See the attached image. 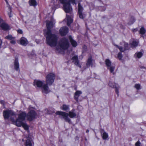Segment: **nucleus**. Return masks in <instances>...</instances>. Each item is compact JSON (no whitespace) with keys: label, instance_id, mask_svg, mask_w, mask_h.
<instances>
[{"label":"nucleus","instance_id":"f257e3e1","mask_svg":"<svg viewBox=\"0 0 146 146\" xmlns=\"http://www.w3.org/2000/svg\"><path fill=\"white\" fill-rule=\"evenodd\" d=\"M54 22L52 21H46V27L47 31L45 35L46 43L51 47L56 46L57 44L58 37L56 35L52 34L51 29L54 27Z\"/></svg>","mask_w":146,"mask_h":146},{"label":"nucleus","instance_id":"f03ea898","mask_svg":"<svg viewBox=\"0 0 146 146\" xmlns=\"http://www.w3.org/2000/svg\"><path fill=\"white\" fill-rule=\"evenodd\" d=\"M54 4L56 8L60 7V3L63 4V9L67 13H73L72 8L70 5L71 2L72 4H76L75 0H54Z\"/></svg>","mask_w":146,"mask_h":146},{"label":"nucleus","instance_id":"7ed1b4c3","mask_svg":"<svg viewBox=\"0 0 146 146\" xmlns=\"http://www.w3.org/2000/svg\"><path fill=\"white\" fill-rule=\"evenodd\" d=\"M26 113L24 112H22L18 115V118L15 120V119L11 118L12 122L18 127L22 126L25 130H27L29 127L26 123L23 121L25 119Z\"/></svg>","mask_w":146,"mask_h":146},{"label":"nucleus","instance_id":"20e7f679","mask_svg":"<svg viewBox=\"0 0 146 146\" xmlns=\"http://www.w3.org/2000/svg\"><path fill=\"white\" fill-rule=\"evenodd\" d=\"M74 110L73 109L71 111H70L68 113L63 111H57L55 114L56 115H59V117L61 119H64L65 121L70 124L71 121L68 116L71 118L75 117L76 116V114L74 112Z\"/></svg>","mask_w":146,"mask_h":146},{"label":"nucleus","instance_id":"39448f33","mask_svg":"<svg viewBox=\"0 0 146 146\" xmlns=\"http://www.w3.org/2000/svg\"><path fill=\"white\" fill-rule=\"evenodd\" d=\"M55 78V74L52 73L48 74L46 77V84H44L42 86L43 91L45 94H47L50 92L48 86L52 85L54 82Z\"/></svg>","mask_w":146,"mask_h":146},{"label":"nucleus","instance_id":"423d86ee","mask_svg":"<svg viewBox=\"0 0 146 146\" xmlns=\"http://www.w3.org/2000/svg\"><path fill=\"white\" fill-rule=\"evenodd\" d=\"M69 46V43L67 39L64 38L61 39L58 45L56 47V49L58 51L62 50H66Z\"/></svg>","mask_w":146,"mask_h":146},{"label":"nucleus","instance_id":"0eeeda50","mask_svg":"<svg viewBox=\"0 0 146 146\" xmlns=\"http://www.w3.org/2000/svg\"><path fill=\"white\" fill-rule=\"evenodd\" d=\"M3 115L4 119H6L10 117V120L12 122L11 118L15 119L14 117H16V114L15 113L11 110H4Z\"/></svg>","mask_w":146,"mask_h":146},{"label":"nucleus","instance_id":"6e6552de","mask_svg":"<svg viewBox=\"0 0 146 146\" xmlns=\"http://www.w3.org/2000/svg\"><path fill=\"white\" fill-rule=\"evenodd\" d=\"M36 115V113L34 110H31L26 114V117L27 120L32 121L34 119Z\"/></svg>","mask_w":146,"mask_h":146},{"label":"nucleus","instance_id":"1a4fd4ad","mask_svg":"<svg viewBox=\"0 0 146 146\" xmlns=\"http://www.w3.org/2000/svg\"><path fill=\"white\" fill-rule=\"evenodd\" d=\"M84 10V8L81 5L80 3H79L78 4V14L79 18L82 19H84V14L82 12Z\"/></svg>","mask_w":146,"mask_h":146},{"label":"nucleus","instance_id":"9d476101","mask_svg":"<svg viewBox=\"0 0 146 146\" xmlns=\"http://www.w3.org/2000/svg\"><path fill=\"white\" fill-rule=\"evenodd\" d=\"M44 81H42L40 80H35L34 81V86H36L38 87L41 88L42 90V92L45 93V92L43 91L42 86L43 84Z\"/></svg>","mask_w":146,"mask_h":146},{"label":"nucleus","instance_id":"9b49d317","mask_svg":"<svg viewBox=\"0 0 146 146\" xmlns=\"http://www.w3.org/2000/svg\"><path fill=\"white\" fill-rule=\"evenodd\" d=\"M73 13H71L70 15L68 14L66 15V17L67 19V25L68 26L70 25L72 23L73 21Z\"/></svg>","mask_w":146,"mask_h":146},{"label":"nucleus","instance_id":"f8f14e48","mask_svg":"<svg viewBox=\"0 0 146 146\" xmlns=\"http://www.w3.org/2000/svg\"><path fill=\"white\" fill-rule=\"evenodd\" d=\"M68 31V29L66 27H63L61 28L59 30L60 35L62 36H64L66 35Z\"/></svg>","mask_w":146,"mask_h":146},{"label":"nucleus","instance_id":"ddd939ff","mask_svg":"<svg viewBox=\"0 0 146 146\" xmlns=\"http://www.w3.org/2000/svg\"><path fill=\"white\" fill-rule=\"evenodd\" d=\"M109 85L111 87L115 88V92L118 96L119 89V87L118 85L115 83H112V82H110L109 83Z\"/></svg>","mask_w":146,"mask_h":146},{"label":"nucleus","instance_id":"4468645a","mask_svg":"<svg viewBox=\"0 0 146 146\" xmlns=\"http://www.w3.org/2000/svg\"><path fill=\"white\" fill-rule=\"evenodd\" d=\"M82 92L81 91L79 90L77 91L74 94V98L76 102L78 103L81 101V100H79L78 98L80 95L81 94Z\"/></svg>","mask_w":146,"mask_h":146},{"label":"nucleus","instance_id":"2eb2a0df","mask_svg":"<svg viewBox=\"0 0 146 146\" xmlns=\"http://www.w3.org/2000/svg\"><path fill=\"white\" fill-rule=\"evenodd\" d=\"M72 62H74V64L78 67L81 68V66L79 64L78 57L77 55L73 56L71 59Z\"/></svg>","mask_w":146,"mask_h":146},{"label":"nucleus","instance_id":"dca6fc26","mask_svg":"<svg viewBox=\"0 0 146 146\" xmlns=\"http://www.w3.org/2000/svg\"><path fill=\"white\" fill-rule=\"evenodd\" d=\"M14 67L15 69L17 71L19 70V65L18 62V59L17 58H16L14 62Z\"/></svg>","mask_w":146,"mask_h":146},{"label":"nucleus","instance_id":"f3484780","mask_svg":"<svg viewBox=\"0 0 146 146\" xmlns=\"http://www.w3.org/2000/svg\"><path fill=\"white\" fill-rule=\"evenodd\" d=\"M20 43L22 45L25 46L28 44V42L26 38L22 37L20 40Z\"/></svg>","mask_w":146,"mask_h":146},{"label":"nucleus","instance_id":"a211bd4d","mask_svg":"<svg viewBox=\"0 0 146 146\" xmlns=\"http://www.w3.org/2000/svg\"><path fill=\"white\" fill-rule=\"evenodd\" d=\"M69 38L72 45L73 47H76L77 46V42L72 38L71 36H69Z\"/></svg>","mask_w":146,"mask_h":146},{"label":"nucleus","instance_id":"6ab92c4d","mask_svg":"<svg viewBox=\"0 0 146 146\" xmlns=\"http://www.w3.org/2000/svg\"><path fill=\"white\" fill-rule=\"evenodd\" d=\"M143 53V50H141L140 52H138L136 53L134 55V56L136 58H139L142 56Z\"/></svg>","mask_w":146,"mask_h":146},{"label":"nucleus","instance_id":"aec40b11","mask_svg":"<svg viewBox=\"0 0 146 146\" xmlns=\"http://www.w3.org/2000/svg\"><path fill=\"white\" fill-rule=\"evenodd\" d=\"M101 133L102 139L104 140L106 139L108 137V133L105 132L104 130L101 131Z\"/></svg>","mask_w":146,"mask_h":146},{"label":"nucleus","instance_id":"412c9836","mask_svg":"<svg viewBox=\"0 0 146 146\" xmlns=\"http://www.w3.org/2000/svg\"><path fill=\"white\" fill-rule=\"evenodd\" d=\"M139 42L136 40H133L130 43L131 47L132 48H135L137 46Z\"/></svg>","mask_w":146,"mask_h":146},{"label":"nucleus","instance_id":"4be33fe9","mask_svg":"<svg viewBox=\"0 0 146 146\" xmlns=\"http://www.w3.org/2000/svg\"><path fill=\"white\" fill-rule=\"evenodd\" d=\"M0 27L3 30L5 31L7 30L9 28V27L8 25L5 23L1 24L0 25Z\"/></svg>","mask_w":146,"mask_h":146},{"label":"nucleus","instance_id":"5701e85b","mask_svg":"<svg viewBox=\"0 0 146 146\" xmlns=\"http://www.w3.org/2000/svg\"><path fill=\"white\" fill-rule=\"evenodd\" d=\"M86 65L88 67H90L91 66H92V60L91 57H90L88 59L86 63Z\"/></svg>","mask_w":146,"mask_h":146},{"label":"nucleus","instance_id":"b1692460","mask_svg":"<svg viewBox=\"0 0 146 146\" xmlns=\"http://www.w3.org/2000/svg\"><path fill=\"white\" fill-rule=\"evenodd\" d=\"M60 108L62 110L66 111L69 109V106L66 104H63L62 106L60 107Z\"/></svg>","mask_w":146,"mask_h":146},{"label":"nucleus","instance_id":"393cba45","mask_svg":"<svg viewBox=\"0 0 146 146\" xmlns=\"http://www.w3.org/2000/svg\"><path fill=\"white\" fill-rule=\"evenodd\" d=\"M105 62L108 68H109L110 66H111V62L109 59H106Z\"/></svg>","mask_w":146,"mask_h":146},{"label":"nucleus","instance_id":"a878e982","mask_svg":"<svg viewBox=\"0 0 146 146\" xmlns=\"http://www.w3.org/2000/svg\"><path fill=\"white\" fill-rule=\"evenodd\" d=\"M29 2L30 6H35L37 5V3L36 0H29Z\"/></svg>","mask_w":146,"mask_h":146},{"label":"nucleus","instance_id":"bb28decb","mask_svg":"<svg viewBox=\"0 0 146 146\" xmlns=\"http://www.w3.org/2000/svg\"><path fill=\"white\" fill-rule=\"evenodd\" d=\"M139 32L140 34L143 35L145 33L146 30L143 27H142L140 29Z\"/></svg>","mask_w":146,"mask_h":146},{"label":"nucleus","instance_id":"cd10ccee","mask_svg":"<svg viewBox=\"0 0 146 146\" xmlns=\"http://www.w3.org/2000/svg\"><path fill=\"white\" fill-rule=\"evenodd\" d=\"M115 46L118 48H119V50L121 52H124L125 51L124 48H123L122 46H120L116 44L115 45Z\"/></svg>","mask_w":146,"mask_h":146},{"label":"nucleus","instance_id":"c85d7f7f","mask_svg":"<svg viewBox=\"0 0 146 146\" xmlns=\"http://www.w3.org/2000/svg\"><path fill=\"white\" fill-rule=\"evenodd\" d=\"M25 146H32V144L29 139L27 140L25 144Z\"/></svg>","mask_w":146,"mask_h":146},{"label":"nucleus","instance_id":"c756f323","mask_svg":"<svg viewBox=\"0 0 146 146\" xmlns=\"http://www.w3.org/2000/svg\"><path fill=\"white\" fill-rule=\"evenodd\" d=\"M124 47L125 50H129L130 48L128 44L126 42L124 43Z\"/></svg>","mask_w":146,"mask_h":146},{"label":"nucleus","instance_id":"7c9ffc66","mask_svg":"<svg viewBox=\"0 0 146 146\" xmlns=\"http://www.w3.org/2000/svg\"><path fill=\"white\" fill-rule=\"evenodd\" d=\"M122 57L123 56L121 53V52H119L117 55V57L118 59L119 60H121Z\"/></svg>","mask_w":146,"mask_h":146},{"label":"nucleus","instance_id":"2f4dec72","mask_svg":"<svg viewBox=\"0 0 146 146\" xmlns=\"http://www.w3.org/2000/svg\"><path fill=\"white\" fill-rule=\"evenodd\" d=\"M108 68L109 69L111 73H113L114 70L115 68L113 66H111L109 68Z\"/></svg>","mask_w":146,"mask_h":146},{"label":"nucleus","instance_id":"473e14b6","mask_svg":"<svg viewBox=\"0 0 146 146\" xmlns=\"http://www.w3.org/2000/svg\"><path fill=\"white\" fill-rule=\"evenodd\" d=\"M14 37H12V36L11 35H8L7 36L5 37V38L7 39H8L11 40L12 39H14Z\"/></svg>","mask_w":146,"mask_h":146},{"label":"nucleus","instance_id":"72a5a7b5","mask_svg":"<svg viewBox=\"0 0 146 146\" xmlns=\"http://www.w3.org/2000/svg\"><path fill=\"white\" fill-rule=\"evenodd\" d=\"M140 86L141 85L140 84H136L134 87L137 90H139L140 89Z\"/></svg>","mask_w":146,"mask_h":146},{"label":"nucleus","instance_id":"f704fd0d","mask_svg":"<svg viewBox=\"0 0 146 146\" xmlns=\"http://www.w3.org/2000/svg\"><path fill=\"white\" fill-rule=\"evenodd\" d=\"M10 43L13 44H15L16 43V41L15 40V38H14V39H12L10 41Z\"/></svg>","mask_w":146,"mask_h":146},{"label":"nucleus","instance_id":"c9c22d12","mask_svg":"<svg viewBox=\"0 0 146 146\" xmlns=\"http://www.w3.org/2000/svg\"><path fill=\"white\" fill-rule=\"evenodd\" d=\"M141 143L138 140L135 144V146H141Z\"/></svg>","mask_w":146,"mask_h":146},{"label":"nucleus","instance_id":"e433bc0d","mask_svg":"<svg viewBox=\"0 0 146 146\" xmlns=\"http://www.w3.org/2000/svg\"><path fill=\"white\" fill-rule=\"evenodd\" d=\"M9 9L10 11V12L8 14L9 16V17H12V16L11 15V7H9Z\"/></svg>","mask_w":146,"mask_h":146},{"label":"nucleus","instance_id":"4c0bfd02","mask_svg":"<svg viewBox=\"0 0 146 146\" xmlns=\"http://www.w3.org/2000/svg\"><path fill=\"white\" fill-rule=\"evenodd\" d=\"M17 32L18 33L20 34H22L23 33V32L22 30L21 29H18L17 30Z\"/></svg>","mask_w":146,"mask_h":146},{"label":"nucleus","instance_id":"58836bf2","mask_svg":"<svg viewBox=\"0 0 146 146\" xmlns=\"http://www.w3.org/2000/svg\"><path fill=\"white\" fill-rule=\"evenodd\" d=\"M137 30H138V29L137 28H136L135 29H132V31L133 32H136L137 31Z\"/></svg>","mask_w":146,"mask_h":146},{"label":"nucleus","instance_id":"ea45409f","mask_svg":"<svg viewBox=\"0 0 146 146\" xmlns=\"http://www.w3.org/2000/svg\"><path fill=\"white\" fill-rule=\"evenodd\" d=\"M2 43V41L1 40H0V48L1 47Z\"/></svg>","mask_w":146,"mask_h":146},{"label":"nucleus","instance_id":"a19ab883","mask_svg":"<svg viewBox=\"0 0 146 146\" xmlns=\"http://www.w3.org/2000/svg\"><path fill=\"white\" fill-rule=\"evenodd\" d=\"M89 131V130L88 129L86 131V133H88Z\"/></svg>","mask_w":146,"mask_h":146},{"label":"nucleus","instance_id":"79ce46f5","mask_svg":"<svg viewBox=\"0 0 146 146\" xmlns=\"http://www.w3.org/2000/svg\"><path fill=\"white\" fill-rule=\"evenodd\" d=\"M143 68H145V67H143Z\"/></svg>","mask_w":146,"mask_h":146}]
</instances>
